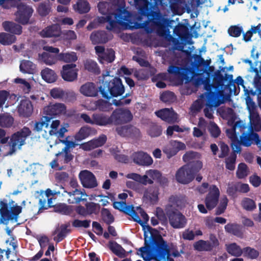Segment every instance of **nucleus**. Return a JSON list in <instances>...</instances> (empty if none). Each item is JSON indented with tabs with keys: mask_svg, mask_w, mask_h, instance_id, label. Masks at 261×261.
Instances as JSON below:
<instances>
[{
	"mask_svg": "<svg viewBox=\"0 0 261 261\" xmlns=\"http://www.w3.org/2000/svg\"><path fill=\"white\" fill-rule=\"evenodd\" d=\"M98 8L103 16L99 17L97 21L99 23L109 22V25L106 27L108 30H113L117 24L125 29L142 28L145 26L144 23H136L133 25L130 22V13L124 9L110 8V4L103 2L98 4Z\"/></svg>",
	"mask_w": 261,
	"mask_h": 261,
	"instance_id": "nucleus-1",
	"label": "nucleus"
},
{
	"mask_svg": "<svg viewBox=\"0 0 261 261\" xmlns=\"http://www.w3.org/2000/svg\"><path fill=\"white\" fill-rule=\"evenodd\" d=\"M246 128L245 123L241 120L237 121L233 127L227 129L226 134L228 137L231 140V146L232 150L237 153L241 151V145L245 146H249L254 142L259 149L261 150V140L259 139L258 135L256 133H252L248 136L245 135L241 137L240 142L237 137L236 131L239 129L242 132Z\"/></svg>",
	"mask_w": 261,
	"mask_h": 261,
	"instance_id": "nucleus-2",
	"label": "nucleus"
},
{
	"mask_svg": "<svg viewBox=\"0 0 261 261\" xmlns=\"http://www.w3.org/2000/svg\"><path fill=\"white\" fill-rule=\"evenodd\" d=\"M99 89L102 96L109 99L113 96L122 95L124 91L120 79L110 76L108 72L103 75V79Z\"/></svg>",
	"mask_w": 261,
	"mask_h": 261,
	"instance_id": "nucleus-3",
	"label": "nucleus"
},
{
	"mask_svg": "<svg viewBox=\"0 0 261 261\" xmlns=\"http://www.w3.org/2000/svg\"><path fill=\"white\" fill-rule=\"evenodd\" d=\"M31 131L28 127H23L20 131L12 135L9 144L4 145L0 147V155L7 156L13 154L17 149L20 148L24 144L28 137L30 136Z\"/></svg>",
	"mask_w": 261,
	"mask_h": 261,
	"instance_id": "nucleus-4",
	"label": "nucleus"
},
{
	"mask_svg": "<svg viewBox=\"0 0 261 261\" xmlns=\"http://www.w3.org/2000/svg\"><path fill=\"white\" fill-rule=\"evenodd\" d=\"M144 233L145 246L141 247L139 250L138 254H140L144 260L150 261L153 259L155 261V257L158 254V244L160 238L164 240L161 236L159 235L155 239L156 245L155 254L153 253L152 249L151 248L149 243L152 239V229L148 226H143Z\"/></svg>",
	"mask_w": 261,
	"mask_h": 261,
	"instance_id": "nucleus-5",
	"label": "nucleus"
},
{
	"mask_svg": "<svg viewBox=\"0 0 261 261\" xmlns=\"http://www.w3.org/2000/svg\"><path fill=\"white\" fill-rule=\"evenodd\" d=\"M113 206L115 208L122 211L129 215L133 220L142 225L143 223H146L149 220V217L143 210L140 207H137L136 210L132 205H126L123 201L114 202Z\"/></svg>",
	"mask_w": 261,
	"mask_h": 261,
	"instance_id": "nucleus-6",
	"label": "nucleus"
},
{
	"mask_svg": "<svg viewBox=\"0 0 261 261\" xmlns=\"http://www.w3.org/2000/svg\"><path fill=\"white\" fill-rule=\"evenodd\" d=\"M161 176L160 172L155 170H149L146 171L145 174L141 176L137 173H131L127 174L126 177L132 179L144 185L152 184L153 180L159 179Z\"/></svg>",
	"mask_w": 261,
	"mask_h": 261,
	"instance_id": "nucleus-7",
	"label": "nucleus"
},
{
	"mask_svg": "<svg viewBox=\"0 0 261 261\" xmlns=\"http://www.w3.org/2000/svg\"><path fill=\"white\" fill-rule=\"evenodd\" d=\"M44 114L49 116H64L70 117L72 112L67 109L66 106L62 103H50L45 107L43 110Z\"/></svg>",
	"mask_w": 261,
	"mask_h": 261,
	"instance_id": "nucleus-8",
	"label": "nucleus"
},
{
	"mask_svg": "<svg viewBox=\"0 0 261 261\" xmlns=\"http://www.w3.org/2000/svg\"><path fill=\"white\" fill-rule=\"evenodd\" d=\"M203 97H205L206 108L204 109L205 116L208 118L213 117V107H217L223 103L219 99L218 96L214 92L205 93Z\"/></svg>",
	"mask_w": 261,
	"mask_h": 261,
	"instance_id": "nucleus-9",
	"label": "nucleus"
},
{
	"mask_svg": "<svg viewBox=\"0 0 261 261\" xmlns=\"http://www.w3.org/2000/svg\"><path fill=\"white\" fill-rule=\"evenodd\" d=\"M158 254L155 257V261H173L170 258V249L173 248V245L167 244V242L161 238L158 241Z\"/></svg>",
	"mask_w": 261,
	"mask_h": 261,
	"instance_id": "nucleus-10",
	"label": "nucleus"
},
{
	"mask_svg": "<svg viewBox=\"0 0 261 261\" xmlns=\"http://www.w3.org/2000/svg\"><path fill=\"white\" fill-rule=\"evenodd\" d=\"M194 172L189 165H185L180 168L176 172L175 178L182 184H188L194 179Z\"/></svg>",
	"mask_w": 261,
	"mask_h": 261,
	"instance_id": "nucleus-11",
	"label": "nucleus"
},
{
	"mask_svg": "<svg viewBox=\"0 0 261 261\" xmlns=\"http://www.w3.org/2000/svg\"><path fill=\"white\" fill-rule=\"evenodd\" d=\"M95 49L101 63H111L114 60L115 54L113 49H107L106 50L102 46H96Z\"/></svg>",
	"mask_w": 261,
	"mask_h": 261,
	"instance_id": "nucleus-12",
	"label": "nucleus"
},
{
	"mask_svg": "<svg viewBox=\"0 0 261 261\" xmlns=\"http://www.w3.org/2000/svg\"><path fill=\"white\" fill-rule=\"evenodd\" d=\"M75 64H66L63 66L61 75L64 81L73 82L77 79L78 69Z\"/></svg>",
	"mask_w": 261,
	"mask_h": 261,
	"instance_id": "nucleus-13",
	"label": "nucleus"
},
{
	"mask_svg": "<svg viewBox=\"0 0 261 261\" xmlns=\"http://www.w3.org/2000/svg\"><path fill=\"white\" fill-rule=\"evenodd\" d=\"M219 196V189L215 185L211 186L209 188V192L205 200L207 208L212 210L216 206L218 203Z\"/></svg>",
	"mask_w": 261,
	"mask_h": 261,
	"instance_id": "nucleus-14",
	"label": "nucleus"
},
{
	"mask_svg": "<svg viewBox=\"0 0 261 261\" xmlns=\"http://www.w3.org/2000/svg\"><path fill=\"white\" fill-rule=\"evenodd\" d=\"M79 176L81 184L85 188H93L98 185L95 176L88 170L82 171Z\"/></svg>",
	"mask_w": 261,
	"mask_h": 261,
	"instance_id": "nucleus-15",
	"label": "nucleus"
},
{
	"mask_svg": "<svg viewBox=\"0 0 261 261\" xmlns=\"http://www.w3.org/2000/svg\"><path fill=\"white\" fill-rule=\"evenodd\" d=\"M111 116L112 122L115 124L127 122L132 119V115L128 110H116Z\"/></svg>",
	"mask_w": 261,
	"mask_h": 261,
	"instance_id": "nucleus-16",
	"label": "nucleus"
},
{
	"mask_svg": "<svg viewBox=\"0 0 261 261\" xmlns=\"http://www.w3.org/2000/svg\"><path fill=\"white\" fill-rule=\"evenodd\" d=\"M61 122L59 120L55 119L51 120L50 118V122L49 126V134L51 137L56 136L58 138H63L64 134L67 131L66 128L68 126L67 124L62 125L59 129Z\"/></svg>",
	"mask_w": 261,
	"mask_h": 261,
	"instance_id": "nucleus-17",
	"label": "nucleus"
},
{
	"mask_svg": "<svg viewBox=\"0 0 261 261\" xmlns=\"http://www.w3.org/2000/svg\"><path fill=\"white\" fill-rule=\"evenodd\" d=\"M186 148V145L182 142L171 141L164 147L163 152L170 158L175 155L179 150H184Z\"/></svg>",
	"mask_w": 261,
	"mask_h": 261,
	"instance_id": "nucleus-18",
	"label": "nucleus"
},
{
	"mask_svg": "<svg viewBox=\"0 0 261 261\" xmlns=\"http://www.w3.org/2000/svg\"><path fill=\"white\" fill-rule=\"evenodd\" d=\"M18 10L16 14V20L22 24L27 23L33 13L32 9L29 6L21 4L18 6Z\"/></svg>",
	"mask_w": 261,
	"mask_h": 261,
	"instance_id": "nucleus-19",
	"label": "nucleus"
},
{
	"mask_svg": "<svg viewBox=\"0 0 261 261\" xmlns=\"http://www.w3.org/2000/svg\"><path fill=\"white\" fill-rule=\"evenodd\" d=\"M133 162L140 166H148L153 163L152 158L143 151L134 152L132 155Z\"/></svg>",
	"mask_w": 261,
	"mask_h": 261,
	"instance_id": "nucleus-20",
	"label": "nucleus"
},
{
	"mask_svg": "<svg viewBox=\"0 0 261 261\" xmlns=\"http://www.w3.org/2000/svg\"><path fill=\"white\" fill-rule=\"evenodd\" d=\"M169 222L171 225L175 228L185 227L187 223L185 217L178 212H173L169 215Z\"/></svg>",
	"mask_w": 261,
	"mask_h": 261,
	"instance_id": "nucleus-21",
	"label": "nucleus"
},
{
	"mask_svg": "<svg viewBox=\"0 0 261 261\" xmlns=\"http://www.w3.org/2000/svg\"><path fill=\"white\" fill-rule=\"evenodd\" d=\"M106 140V136L102 135L99 136L97 139L92 140L81 144L80 148L85 151H89L95 148L101 146L105 143Z\"/></svg>",
	"mask_w": 261,
	"mask_h": 261,
	"instance_id": "nucleus-22",
	"label": "nucleus"
},
{
	"mask_svg": "<svg viewBox=\"0 0 261 261\" xmlns=\"http://www.w3.org/2000/svg\"><path fill=\"white\" fill-rule=\"evenodd\" d=\"M155 114L158 117L168 122H174L178 120L177 114L172 109H163L156 112Z\"/></svg>",
	"mask_w": 261,
	"mask_h": 261,
	"instance_id": "nucleus-23",
	"label": "nucleus"
},
{
	"mask_svg": "<svg viewBox=\"0 0 261 261\" xmlns=\"http://www.w3.org/2000/svg\"><path fill=\"white\" fill-rule=\"evenodd\" d=\"M159 190L156 187H149L147 189L144 193L143 199L146 202L155 204L158 201Z\"/></svg>",
	"mask_w": 261,
	"mask_h": 261,
	"instance_id": "nucleus-24",
	"label": "nucleus"
},
{
	"mask_svg": "<svg viewBox=\"0 0 261 261\" xmlns=\"http://www.w3.org/2000/svg\"><path fill=\"white\" fill-rule=\"evenodd\" d=\"M17 109L20 115L24 117H29L31 115L33 112V107L30 100L23 98L21 100Z\"/></svg>",
	"mask_w": 261,
	"mask_h": 261,
	"instance_id": "nucleus-25",
	"label": "nucleus"
},
{
	"mask_svg": "<svg viewBox=\"0 0 261 261\" xmlns=\"http://www.w3.org/2000/svg\"><path fill=\"white\" fill-rule=\"evenodd\" d=\"M61 34V29L59 25L54 24L48 26L40 32V34L43 37L58 36Z\"/></svg>",
	"mask_w": 261,
	"mask_h": 261,
	"instance_id": "nucleus-26",
	"label": "nucleus"
},
{
	"mask_svg": "<svg viewBox=\"0 0 261 261\" xmlns=\"http://www.w3.org/2000/svg\"><path fill=\"white\" fill-rule=\"evenodd\" d=\"M249 129L251 132L261 129V119L257 112L249 115Z\"/></svg>",
	"mask_w": 261,
	"mask_h": 261,
	"instance_id": "nucleus-27",
	"label": "nucleus"
},
{
	"mask_svg": "<svg viewBox=\"0 0 261 261\" xmlns=\"http://www.w3.org/2000/svg\"><path fill=\"white\" fill-rule=\"evenodd\" d=\"M80 92L86 96H95L97 94L96 87L92 83H87L81 86Z\"/></svg>",
	"mask_w": 261,
	"mask_h": 261,
	"instance_id": "nucleus-28",
	"label": "nucleus"
},
{
	"mask_svg": "<svg viewBox=\"0 0 261 261\" xmlns=\"http://www.w3.org/2000/svg\"><path fill=\"white\" fill-rule=\"evenodd\" d=\"M95 134L96 131L94 129L90 127L84 126L82 127L79 132L75 134L74 138L76 141H82L88 136Z\"/></svg>",
	"mask_w": 261,
	"mask_h": 261,
	"instance_id": "nucleus-29",
	"label": "nucleus"
},
{
	"mask_svg": "<svg viewBox=\"0 0 261 261\" xmlns=\"http://www.w3.org/2000/svg\"><path fill=\"white\" fill-rule=\"evenodd\" d=\"M111 37L106 35L105 32H93L90 36V39L94 44L105 43L110 39Z\"/></svg>",
	"mask_w": 261,
	"mask_h": 261,
	"instance_id": "nucleus-30",
	"label": "nucleus"
},
{
	"mask_svg": "<svg viewBox=\"0 0 261 261\" xmlns=\"http://www.w3.org/2000/svg\"><path fill=\"white\" fill-rule=\"evenodd\" d=\"M93 118L94 119L93 124L99 126H106L113 123L112 116L109 117L102 114H94Z\"/></svg>",
	"mask_w": 261,
	"mask_h": 261,
	"instance_id": "nucleus-31",
	"label": "nucleus"
},
{
	"mask_svg": "<svg viewBox=\"0 0 261 261\" xmlns=\"http://www.w3.org/2000/svg\"><path fill=\"white\" fill-rule=\"evenodd\" d=\"M112 103L113 102H107L104 100H98L97 101L92 103L94 106H90L88 108L89 110H93L95 109H98L100 111H109L111 108Z\"/></svg>",
	"mask_w": 261,
	"mask_h": 261,
	"instance_id": "nucleus-32",
	"label": "nucleus"
},
{
	"mask_svg": "<svg viewBox=\"0 0 261 261\" xmlns=\"http://www.w3.org/2000/svg\"><path fill=\"white\" fill-rule=\"evenodd\" d=\"M20 71L23 73L33 74L36 69V66L31 61L23 60L19 65Z\"/></svg>",
	"mask_w": 261,
	"mask_h": 261,
	"instance_id": "nucleus-33",
	"label": "nucleus"
},
{
	"mask_svg": "<svg viewBox=\"0 0 261 261\" xmlns=\"http://www.w3.org/2000/svg\"><path fill=\"white\" fill-rule=\"evenodd\" d=\"M41 75L42 78L49 83L55 82L57 79V75L55 71L48 68L42 70L41 72Z\"/></svg>",
	"mask_w": 261,
	"mask_h": 261,
	"instance_id": "nucleus-34",
	"label": "nucleus"
},
{
	"mask_svg": "<svg viewBox=\"0 0 261 261\" xmlns=\"http://www.w3.org/2000/svg\"><path fill=\"white\" fill-rule=\"evenodd\" d=\"M108 247L115 255L119 257H124L126 256L125 250L116 242H109Z\"/></svg>",
	"mask_w": 261,
	"mask_h": 261,
	"instance_id": "nucleus-35",
	"label": "nucleus"
},
{
	"mask_svg": "<svg viewBox=\"0 0 261 261\" xmlns=\"http://www.w3.org/2000/svg\"><path fill=\"white\" fill-rule=\"evenodd\" d=\"M3 27L5 31L17 35L20 34L22 32L21 26L12 22L5 21L3 23Z\"/></svg>",
	"mask_w": 261,
	"mask_h": 261,
	"instance_id": "nucleus-36",
	"label": "nucleus"
},
{
	"mask_svg": "<svg viewBox=\"0 0 261 261\" xmlns=\"http://www.w3.org/2000/svg\"><path fill=\"white\" fill-rule=\"evenodd\" d=\"M57 161L62 165L65 163H67L73 159V155L64 149H62L61 151L59 152L56 154Z\"/></svg>",
	"mask_w": 261,
	"mask_h": 261,
	"instance_id": "nucleus-37",
	"label": "nucleus"
},
{
	"mask_svg": "<svg viewBox=\"0 0 261 261\" xmlns=\"http://www.w3.org/2000/svg\"><path fill=\"white\" fill-rule=\"evenodd\" d=\"M58 59L59 61L70 63L76 61L77 60V57L74 52L60 53L58 55Z\"/></svg>",
	"mask_w": 261,
	"mask_h": 261,
	"instance_id": "nucleus-38",
	"label": "nucleus"
},
{
	"mask_svg": "<svg viewBox=\"0 0 261 261\" xmlns=\"http://www.w3.org/2000/svg\"><path fill=\"white\" fill-rule=\"evenodd\" d=\"M50 122V118L47 116H43L40 121L36 122L34 125V130L40 132L42 130L43 127L47 128Z\"/></svg>",
	"mask_w": 261,
	"mask_h": 261,
	"instance_id": "nucleus-39",
	"label": "nucleus"
},
{
	"mask_svg": "<svg viewBox=\"0 0 261 261\" xmlns=\"http://www.w3.org/2000/svg\"><path fill=\"white\" fill-rule=\"evenodd\" d=\"M39 58L42 62L48 65L54 64L58 61V56L55 57L45 52L40 55Z\"/></svg>",
	"mask_w": 261,
	"mask_h": 261,
	"instance_id": "nucleus-40",
	"label": "nucleus"
},
{
	"mask_svg": "<svg viewBox=\"0 0 261 261\" xmlns=\"http://www.w3.org/2000/svg\"><path fill=\"white\" fill-rule=\"evenodd\" d=\"M227 252L234 256H240L243 253V249L236 243H232L226 246Z\"/></svg>",
	"mask_w": 261,
	"mask_h": 261,
	"instance_id": "nucleus-41",
	"label": "nucleus"
},
{
	"mask_svg": "<svg viewBox=\"0 0 261 261\" xmlns=\"http://www.w3.org/2000/svg\"><path fill=\"white\" fill-rule=\"evenodd\" d=\"M16 38L14 35L6 33H0V43L4 45H10L14 43Z\"/></svg>",
	"mask_w": 261,
	"mask_h": 261,
	"instance_id": "nucleus-42",
	"label": "nucleus"
},
{
	"mask_svg": "<svg viewBox=\"0 0 261 261\" xmlns=\"http://www.w3.org/2000/svg\"><path fill=\"white\" fill-rule=\"evenodd\" d=\"M68 94H71L72 96H74V93L73 92H66L62 89L59 88H55L50 91V94L51 97L55 99L62 98L65 97V95H67Z\"/></svg>",
	"mask_w": 261,
	"mask_h": 261,
	"instance_id": "nucleus-43",
	"label": "nucleus"
},
{
	"mask_svg": "<svg viewBox=\"0 0 261 261\" xmlns=\"http://www.w3.org/2000/svg\"><path fill=\"white\" fill-rule=\"evenodd\" d=\"M71 196H74L76 200L72 199V203H77L82 201L87 200V195L85 193L77 189H75L72 192Z\"/></svg>",
	"mask_w": 261,
	"mask_h": 261,
	"instance_id": "nucleus-44",
	"label": "nucleus"
},
{
	"mask_svg": "<svg viewBox=\"0 0 261 261\" xmlns=\"http://www.w3.org/2000/svg\"><path fill=\"white\" fill-rule=\"evenodd\" d=\"M205 93L202 94L200 98L194 102L191 107V112L193 113H195L200 111L203 107L204 102H206L205 97H203Z\"/></svg>",
	"mask_w": 261,
	"mask_h": 261,
	"instance_id": "nucleus-45",
	"label": "nucleus"
},
{
	"mask_svg": "<svg viewBox=\"0 0 261 261\" xmlns=\"http://www.w3.org/2000/svg\"><path fill=\"white\" fill-rule=\"evenodd\" d=\"M74 9L80 13L88 12L90 10L89 4L85 1H80L74 6Z\"/></svg>",
	"mask_w": 261,
	"mask_h": 261,
	"instance_id": "nucleus-46",
	"label": "nucleus"
},
{
	"mask_svg": "<svg viewBox=\"0 0 261 261\" xmlns=\"http://www.w3.org/2000/svg\"><path fill=\"white\" fill-rule=\"evenodd\" d=\"M225 229L228 232L232 233L238 237H241L242 235L240 227L237 224H227L226 225H225Z\"/></svg>",
	"mask_w": 261,
	"mask_h": 261,
	"instance_id": "nucleus-47",
	"label": "nucleus"
},
{
	"mask_svg": "<svg viewBox=\"0 0 261 261\" xmlns=\"http://www.w3.org/2000/svg\"><path fill=\"white\" fill-rule=\"evenodd\" d=\"M0 214H2V217L1 218V221L2 223H5V217L7 218V219H13V217L12 215L10 214L7 208V204L5 203L3 201L1 202V208H0Z\"/></svg>",
	"mask_w": 261,
	"mask_h": 261,
	"instance_id": "nucleus-48",
	"label": "nucleus"
},
{
	"mask_svg": "<svg viewBox=\"0 0 261 261\" xmlns=\"http://www.w3.org/2000/svg\"><path fill=\"white\" fill-rule=\"evenodd\" d=\"M85 68L89 71L96 73L100 72L97 63L93 60H87L84 63Z\"/></svg>",
	"mask_w": 261,
	"mask_h": 261,
	"instance_id": "nucleus-49",
	"label": "nucleus"
},
{
	"mask_svg": "<svg viewBox=\"0 0 261 261\" xmlns=\"http://www.w3.org/2000/svg\"><path fill=\"white\" fill-rule=\"evenodd\" d=\"M13 123V118L8 114L0 115V125L2 127H9Z\"/></svg>",
	"mask_w": 261,
	"mask_h": 261,
	"instance_id": "nucleus-50",
	"label": "nucleus"
},
{
	"mask_svg": "<svg viewBox=\"0 0 261 261\" xmlns=\"http://www.w3.org/2000/svg\"><path fill=\"white\" fill-rule=\"evenodd\" d=\"M190 128L185 126H179L178 125L170 126L167 128V134L168 136L172 135L173 132H189Z\"/></svg>",
	"mask_w": 261,
	"mask_h": 261,
	"instance_id": "nucleus-51",
	"label": "nucleus"
},
{
	"mask_svg": "<svg viewBox=\"0 0 261 261\" xmlns=\"http://www.w3.org/2000/svg\"><path fill=\"white\" fill-rule=\"evenodd\" d=\"M228 200L226 196H223L220 200L219 205L216 209V214L220 215L223 213L227 206Z\"/></svg>",
	"mask_w": 261,
	"mask_h": 261,
	"instance_id": "nucleus-52",
	"label": "nucleus"
},
{
	"mask_svg": "<svg viewBox=\"0 0 261 261\" xmlns=\"http://www.w3.org/2000/svg\"><path fill=\"white\" fill-rule=\"evenodd\" d=\"M244 256L251 259L256 258L259 255V252L254 248L246 247L243 249Z\"/></svg>",
	"mask_w": 261,
	"mask_h": 261,
	"instance_id": "nucleus-53",
	"label": "nucleus"
},
{
	"mask_svg": "<svg viewBox=\"0 0 261 261\" xmlns=\"http://www.w3.org/2000/svg\"><path fill=\"white\" fill-rule=\"evenodd\" d=\"M249 173V171L246 164L244 163H241L239 165L237 175L239 178H243L246 177Z\"/></svg>",
	"mask_w": 261,
	"mask_h": 261,
	"instance_id": "nucleus-54",
	"label": "nucleus"
},
{
	"mask_svg": "<svg viewBox=\"0 0 261 261\" xmlns=\"http://www.w3.org/2000/svg\"><path fill=\"white\" fill-rule=\"evenodd\" d=\"M14 82L16 84H19L25 93H29L30 92L31 85L25 80L18 77L15 79Z\"/></svg>",
	"mask_w": 261,
	"mask_h": 261,
	"instance_id": "nucleus-55",
	"label": "nucleus"
},
{
	"mask_svg": "<svg viewBox=\"0 0 261 261\" xmlns=\"http://www.w3.org/2000/svg\"><path fill=\"white\" fill-rule=\"evenodd\" d=\"M194 248L198 251H207L211 248V245L207 242L200 240L194 244Z\"/></svg>",
	"mask_w": 261,
	"mask_h": 261,
	"instance_id": "nucleus-56",
	"label": "nucleus"
},
{
	"mask_svg": "<svg viewBox=\"0 0 261 261\" xmlns=\"http://www.w3.org/2000/svg\"><path fill=\"white\" fill-rule=\"evenodd\" d=\"M245 100L249 115L256 113V106L255 102L253 101V99L249 96H247L245 98Z\"/></svg>",
	"mask_w": 261,
	"mask_h": 261,
	"instance_id": "nucleus-57",
	"label": "nucleus"
},
{
	"mask_svg": "<svg viewBox=\"0 0 261 261\" xmlns=\"http://www.w3.org/2000/svg\"><path fill=\"white\" fill-rule=\"evenodd\" d=\"M242 205L245 209L248 211H251L256 207L254 201L248 198H245L242 200Z\"/></svg>",
	"mask_w": 261,
	"mask_h": 261,
	"instance_id": "nucleus-58",
	"label": "nucleus"
},
{
	"mask_svg": "<svg viewBox=\"0 0 261 261\" xmlns=\"http://www.w3.org/2000/svg\"><path fill=\"white\" fill-rule=\"evenodd\" d=\"M242 31V28L237 25L231 26L228 30V33L229 35L234 37L240 36Z\"/></svg>",
	"mask_w": 261,
	"mask_h": 261,
	"instance_id": "nucleus-59",
	"label": "nucleus"
},
{
	"mask_svg": "<svg viewBox=\"0 0 261 261\" xmlns=\"http://www.w3.org/2000/svg\"><path fill=\"white\" fill-rule=\"evenodd\" d=\"M236 158V155L232 154L226 159V167L227 169L230 170H233L234 169Z\"/></svg>",
	"mask_w": 261,
	"mask_h": 261,
	"instance_id": "nucleus-60",
	"label": "nucleus"
},
{
	"mask_svg": "<svg viewBox=\"0 0 261 261\" xmlns=\"http://www.w3.org/2000/svg\"><path fill=\"white\" fill-rule=\"evenodd\" d=\"M208 130L212 137H218L220 134L221 131L218 126L214 122H211L208 126Z\"/></svg>",
	"mask_w": 261,
	"mask_h": 261,
	"instance_id": "nucleus-61",
	"label": "nucleus"
},
{
	"mask_svg": "<svg viewBox=\"0 0 261 261\" xmlns=\"http://www.w3.org/2000/svg\"><path fill=\"white\" fill-rule=\"evenodd\" d=\"M160 98L162 101L165 102H171L174 100L175 96L173 93L167 91L161 95Z\"/></svg>",
	"mask_w": 261,
	"mask_h": 261,
	"instance_id": "nucleus-62",
	"label": "nucleus"
},
{
	"mask_svg": "<svg viewBox=\"0 0 261 261\" xmlns=\"http://www.w3.org/2000/svg\"><path fill=\"white\" fill-rule=\"evenodd\" d=\"M116 148H112L110 149V151L112 154L114 156L115 158L119 162L126 163L128 161L127 157L124 155L118 153V151L115 150Z\"/></svg>",
	"mask_w": 261,
	"mask_h": 261,
	"instance_id": "nucleus-63",
	"label": "nucleus"
},
{
	"mask_svg": "<svg viewBox=\"0 0 261 261\" xmlns=\"http://www.w3.org/2000/svg\"><path fill=\"white\" fill-rule=\"evenodd\" d=\"M133 129L134 128L133 127L125 125L118 127L117 128V132L120 135L125 136L128 135Z\"/></svg>",
	"mask_w": 261,
	"mask_h": 261,
	"instance_id": "nucleus-64",
	"label": "nucleus"
}]
</instances>
